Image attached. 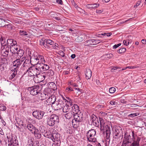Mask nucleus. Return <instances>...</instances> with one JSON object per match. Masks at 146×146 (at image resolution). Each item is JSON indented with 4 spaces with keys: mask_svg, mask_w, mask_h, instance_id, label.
I'll return each mask as SVG.
<instances>
[{
    "mask_svg": "<svg viewBox=\"0 0 146 146\" xmlns=\"http://www.w3.org/2000/svg\"><path fill=\"white\" fill-rule=\"evenodd\" d=\"M49 85H51L53 86V87H54V88L55 86H56V85L53 82L49 83Z\"/></svg>",
    "mask_w": 146,
    "mask_h": 146,
    "instance_id": "61",
    "label": "nucleus"
},
{
    "mask_svg": "<svg viewBox=\"0 0 146 146\" xmlns=\"http://www.w3.org/2000/svg\"><path fill=\"white\" fill-rule=\"evenodd\" d=\"M115 90L116 89L115 88L112 87L109 89V92L111 94H113L115 92Z\"/></svg>",
    "mask_w": 146,
    "mask_h": 146,
    "instance_id": "48",
    "label": "nucleus"
},
{
    "mask_svg": "<svg viewBox=\"0 0 146 146\" xmlns=\"http://www.w3.org/2000/svg\"><path fill=\"white\" fill-rule=\"evenodd\" d=\"M121 45V43H119L117 44H115L113 46V49H116L118 47Z\"/></svg>",
    "mask_w": 146,
    "mask_h": 146,
    "instance_id": "55",
    "label": "nucleus"
},
{
    "mask_svg": "<svg viewBox=\"0 0 146 146\" xmlns=\"http://www.w3.org/2000/svg\"><path fill=\"white\" fill-rule=\"evenodd\" d=\"M131 41L129 40H125L123 41V43L124 44L125 46H127L129 45V43H130Z\"/></svg>",
    "mask_w": 146,
    "mask_h": 146,
    "instance_id": "45",
    "label": "nucleus"
},
{
    "mask_svg": "<svg viewBox=\"0 0 146 146\" xmlns=\"http://www.w3.org/2000/svg\"><path fill=\"white\" fill-rule=\"evenodd\" d=\"M12 69L11 70V71H12L13 72L9 78H11V79L15 77L17 74V69H15V68H14H14Z\"/></svg>",
    "mask_w": 146,
    "mask_h": 146,
    "instance_id": "33",
    "label": "nucleus"
},
{
    "mask_svg": "<svg viewBox=\"0 0 146 146\" xmlns=\"http://www.w3.org/2000/svg\"><path fill=\"white\" fill-rule=\"evenodd\" d=\"M68 105H65L62 108V110L64 112L67 113L69 111L70 109Z\"/></svg>",
    "mask_w": 146,
    "mask_h": 146,
    "instance_id": "35",
    "label": "nucleus"
},
{
    "mask_svg": "<svg viewBox=\"0 0 146 146\" xmlns=\"http://www.w3.org/2000/svg\"><path fill=\"white\" fill-rule=\"evenodd\" d=\"M105 133L106 139L110 140L111 134V129L110 127L107 125L105 126Z\"/></svg>",
    "mask_w": 146,
    "mask_h": 146,
    "instance_id": "13",
    "label": "nucleus"
},
{
    "mask_svg": "<svg viewBox=\"0 0 146 146\" xmlns=\"http://www.w3.org/2000/svg\"><path fill=\"white\" fill-rule=\"evenodd\" d=\"M40 44L41 46H44L45 48V46L46 45V43L45 42V39H41L40 41Z\"/></svg>",
    "mask_w": 146,
    "mask_h": 146,
    "instance_id": "42",
    "label": "nucleus"
},
{
    "mask_svg": "<svg viewBox=\"0 0 146 146\" xmlns=\"http://www.w3.org/2000/svg\"><path fill=\"white\" fill-rule=\"evenodd\" d=\"M39 130L41 133H44L46 131V128L43 126H40L39 127Z\"/></svg>",
    "mask_w": 146,
    "mask_h": 146,
    "instance_id": "39",
    "label": "nucleus"
},
{
    "mask_svg": "<svg viewBox=\"0 0 146 146\" xmlns=\"http://www.w3.org/2000/svg\"><path fill=\"white\" fill-rule=\"evenodd\" d=\"M58 45L57 43H53V44L52 45V49H58Z\"/></svg>",
    "mask_w": 146,
    "mask_h": 146,
    "instance_id": "51",
    "label": "nucleus"
},
{
    "mask_svg": "<svg viewBox=\"0 0 146 146\" xmlns=\"http://www.w3.org/2000/svg\"><path fill=\"white\" fill-rule=\"evenodd\" d=\"M10 21L17 23H19L20 22V19H19L13 18L12 17H10L9 18Z\"/></svg>",
    "mask_w": 146,
    "mask_h": 146,
    "instance_id": "34",
    "label": "nucleus"
},
{
    "mask_svg": "<svg viewBox=\"0 0 146 146\" xmlns=\"http://www.w3.org/2000/svg\"><path fill=\"white\" fill-rule=\"evenodd\" d=\"M0 26L1 27H4L5 28H7L8 29H12L13 27L12 25L10 23L4 25H2V24H1V25H0Z\"/></svg>",
    "mask_w": 146,
    "mask_h": 146,
    "instance_id": "37",
    "label": "nucleus"
},
{
    "mask_svg": "<svg viewBox=\"0 0 146 146\" xmlns=\"http://www.w3.org/2000/svg\"><path fill=\"white\" fill-rule=\"evenodd\" d=\"M74 114L77 113L79 111V107L76 104H74L71 107L70 110Z\"/></svg>",
    "mask_w": 146,
    "mask_h": 146,
    "instance_id": "19",
    "label": "nucleus"
},
{
    "mask_svg": "<svg viewBox=\"0 0 146 146\" xmlns=\"http://www.w3.org/2000/svg\"><path fill=\"white\" fill-rule=\"evenodd\" d=\"M1 39L0 41H1V48H5V46H6L7 47H8V45H7V42H6V41L5 39L2 37H1Z\"/></svg>",
    "mask_w": 146,
    "mask_h": 146,
    "instance_id": "27",
    "label": "nucleus"
},
{
    "mask_svg": "<svg viewBox=\"0 0 146 146\" xmlns=\"http://www.w3.org/2000/svg\"><path fill=\"white\" fill-rule=\"evenodd\" d=\"M74 114L71 111L64 114V116L66 119H69L74 116Z\"/></svg>",
    "mask_w": 146,
    "mask_h": 146,
    "instance_id": "28",
    "label": "nucleus"
},
{
    "mask_svg": "<svg viewBox=\"0 0 146 146\" xmlns=\"http://www.w3.org/2000/svg\"><path fill=\"white\" fill-rule=\"evenodd\" d=\"M20 34L21 35H27L28 33L27 32L23 30H20Z\"/></svg>",
    "mask_w": 146,
    "mask_h": 146,
    "instance_id": "47",
    "label": "nucleus"
},
{
    "mask_svg": "<svg viewBox=\"0 0 146 146\" xmlns=\"http://www.w3.org/2000/svg\"><path fill=\"white\" fill-rule=\"evenodd\" d=\"M61 100L63 101V103L66 102L67 100L64 97H62V100Z\"/></svg>",
    "mask_w": 146,
    "mask_h": 146,
    "instance_id": "64",
    "label": "nucleus"
},
{
    "mask_svg": "<svg viewBox=\"0 0 146 146\" xmlns=\"http://www.w3.org/2000/svg\"><path fill=\"white\" fill-rule=\"evenodd\" d=\"M28 90L30 91V94L32 95H36L40 92L41 89L38 85L35 86L29 87Z\"/></svg>",
    "mask_w": 146,
    "mask_h": 146,
    "instance_id": "6",
    "label": "nucleus"
},
{
    "mask_svg": "<svg viewBox=\"0 0 146 146\" xmlns=\"http://www.w3.org/2000/svg\"><path fill=\"white\" fill-rule=\"evenodd\" d=\"M110 104L111 105H115L116 103L115 101L113 100H111L110 102Z\"/></svg>",
    "mask_w": 146,
    "mask_h": 146,
    "instance_id": "56",
    "label": "nucleus"
},
{
    "mask_svg": "<svg viewBox=\"0 0 146 146\" xmlns=\"http://www.w3.org/2000/svg\"><path fill=\"white\" fill-rule=\"evenodd\" d=\"M44 133H43V134L44 137L46 138L50 139V137H51L50 136L51 134H49V133L48 132H47L45 131V132H44Z\"/></svg>",
    "mask_w": 146,
    "mask_h": 146,
    "instance_id": "40",
    "label": "nucleus"
},
{
    "mask_svg": "<svg viewBox=\"0 0 146 146\" xmlns=\"http://www.w3.org/2000/svg\"><path fill=\"white\" fill-rule=\"evenodd\" d=\"M50 15L52 17V19H53L54 18V17L57 16V13L55 12H51L50 13Z\"/></svg>",
    "mask_w": 146,
    "mask_h": 146,
    "instance_id": "50",
    "label": "nucleus"
},
{
    "mask_svg": "<svg viewBox=\"0 0 146 146\" xmlns=\"http://www.w3.org/2000/svg\"><path fill=\"white\" fill-rule=\"evenodd\" d=\"M45 72H43L41 73H40L36 77L38 78V80L40 82L43 81L45 79L46 80L48 79L46 78V75Z\"/></svg>",
    "mask_w": 146,
    "mask_h": 146,
    "instance_id": "11",
    "label": "nucleus"
},
{
    "mask_svg": "<svg viewBox=\"0 0 146 146\" xmlns=\"http://www.w3.org/2000/svg\"><path fill=\"white\" fill-rule=\"evenodd\" d=\"M141 1H138L136 4L135 5H134V8H136L137 7H138L139 5H140V3H141Z\"/></svg>",
    "mask_w": 146,
    "mask_h": 146,
    "instance_id": "57",
    "label": "nucleus"
},
{
    "mask_svg": "<svg viewBox=\"0 0 146 146\" xmlns=\"http://www.w3.org/2000/svg\"><path fill=\"white\" fill-rule=\"evenodd\" d=\"M65 103V105H68V106L69 107L72 106V101H66Z\"/></svg>",
    "mask_w": 146,
    "mask_h": 146,
    "instance_id": "49",
    "label": "nucleus"
},
{
    "mask_svg": "<svg viewBox=\"0 0 146 146\" xmlns=\"http://www.w3.org/2000/svg\"><path fill=\"white\" fill-rule=\"evenodd\" d=\"M66 92H70L73 91L72 88L70 87H67L66 89Z\"/></svg>",
    "mask_w": 146,
    "mask_h": 146,
    "instance_id": "54",
    "label": "nucleus"
},
{
    "mask_svg": "<svg viewBox=\"0 0 146 146\" xmlns=\"http://www.w3.org/2000/svg\"><path fill=\"white\" fill-rule=\"evenodd\" d=\"M46 75V78L48 79H50V76H52L54 75V72L52 70H49L47 72H45Z\"/></svg>",
    "mask_w": 146,
    "mask_h": 146,
    "instance_id": "25",
    "label": "nucleus"
},
{
    "mask_svg": "<svg viewBox=\"0 0 146 146\" xmlns=\"http://www.w3.org/2000/svg\"><path fill=\"white\" fill-rule=\"evenodd\" d=\"M139 115V113H132L128 115V116L130 117H134L136 116Z\"/></svg>",
    "mask_w": 146,
    "mask_h": 146,
    "instance_id": "52",
    "label": "nucleus"
},
{
    "mask_svg": "<svg viewBox=\"0 0 146 146\" xmlns=\"http://www.w3.org/2000/svg\"><path fill=\"white\" fill-rule=\"evenodd\" d=\"M7 108L3 104H0V111H4L6 110Z\"/></svg>",
    "mask_w": 146,
    "mask_h": 146,
    "instance_id": "43",
    "label": "nucleus"
},
{
    "mask_svg": "<svg viewBox=\"0 0 146 146\" xmlns=\"http://www.w3.org/2000/svg\"><path fill=\"white\" fill-rule=\"evenodd\" d=\"M137 106H139L136 104H133L131 105V106L132 107H135Z\"/></svg>",
    "mask_w": 146,
    "mask_h": 146,
    "instance_id": "62",
    "label": "nucleus"
},
{
    "mask_svg": "<svg viewBox=\"0 0 146 146\" xmlns=\"http://www.w3.org/2000/svg\"><path fill=\"white\" fill-rule=\"evenodd\" d=\"M20 62H21V64H22V62H23L24 60H25V58L24 56H23L21 59H20Z\"/></svg>",
    "mask_w": 146,
    "mask_h": 146,
    "instance_id": "58",
    "label": "nucleus"
},
{
    "mask_svg": "<svg viewBox=\"0 0 146 146\" xmlns=\"http://www.w3.org/2000/svg\"><path fill=\"white\" fill-rule=\"evenodd\" d=\"M132 135L133 140V139H135L136 137L137 138V140L134 141L131 145V143L132 141V139L130 138V135L126 133L125 135L122 146H139V142L141 138L137 137V135L134 134L133 131H132ZM116 146H120L117 145Z\"/></svg>",
    "mask_w": 146,
    "mask_h": 146,
    "instance_id": "2",
    "label": "nucleus"
},
{
    "mask_svg": "<svg viewBox=\"0 0 146 146\" xmlns=\"http://www.w3.org/2000/svg\"><path fill=\"white\" fill-rule=\"evenodd\" d=\"M57 2L58 4L62 5V0H57Z\"/></svg>",
    "mask_w": 146,
    "mask_h": 146,
    "instance_id": "60",
    "label": "nucleus"
},
{
    "mask_svg": "<svg viewBox=\"0 0 146 146\" xmlns=\"http://www.w3.org/2000/svg\"><path fill=\"white\" fill-rule=\"evenodd\" d=\"M33 133L36 138L39 139L41 138V134L38 129L36 128L35 129V130L33 131Z\"/></svg>",
    "mask_w": 146,
    "mask_h": 146,
    "instance_id": "22",
    "label": "nucleus"
},
{
    "mask_svg": "<svg viewBox=\"0 0 146 146\" xmlns=\"http://www.w3.org/2000/svg\"><path fill=\"white\" fill-rule=\"evenodd\" d=\"M16 53L17 54V56L18 58H21L22 57L24 53L23 50L20 48H19L18 51H16Z\"/></svg>",
    "mask_w": 146,
    "mask_h": 146,
    "instance_id": "30",
    "label": "nucleus"
},
{
    "mask_svg": "<svg viewBox=\"0 0 146 146\" xmlns=\"http://www.w3.org/2000/svg\"><path fill=\"white\" fill-rule=\"evenodd\" d=\"M29 64V60L27 59H26L23 64V66L24 67H26L28 66V65Z\"/></svg>",
    "mask_w": 146,
    "mask_h": 146,
    "instance_id": "44",
    "label": "nucleus"
},
{
    "mask_svg": "<svg viewBox=\"0 0 146 146\" xmlns=\"http://www.w3.org/2000/svg\"><path fill=\"white\" fill-rule=\"evenodd\" d=\"M80 123L75 120L73 119L72 121V123L73 127L75 129H77L79 126Z\"/></svg>",
    "mask_w": 146,
    "mask_h": 146,
    "instance_id": "31",
    "label": "nucleus"
},
{
    "mask_svg": "<svg viewBox=\"0 0 146 146\" xmlns=\"http://www.w3.org/2000/svg\"><path fill=\"white\" fill-rule=\"evenodd\" d=\"M51 93L50 89L47 88L45 89L43 94H42L44 97L43 99L48 98L50 96H51Z\"/></svg>",
    "mask_w": 146,
    "mask_h": 146,
    "instance_id": "14",
    "label": "nucleus"
},
{
    "mask_svg": "<svg viewBox=\"0 0 146 146\" xmlns=\"http://www.w3.org/2000/svg\"><path fill=\"white\" fill-rule=\"evenodd\" d=\"M44 112L43 111L35 110L33 113V116L38 119H42L44 115Z\"/></svg>",
    "mask_w": 146,
    "mask_h": 146,
    "instance_id": "7",
    "label": "nucleus"
},
{
    "mask_svg": "<svg viewBox=\"0 0 146 146\" xmlns=\"http://www.w3.org/2000/svg\"><path fill=\"white\" fill-rule=\"evenodd\" d=\"M59 117L56 115L53 114L48 119L47 124L50 126H52L54 124L59 122Z\"/></svg>",
    "mask_w": 146,
    "mask_h": 146,
    "instance_id": "5",
    "label": "nucleus"
},
{
    "mask_svg": "<svg viewBox=\"0 0 146 146\" xmlns=\"http://www.w3.org/2000/svg\"><path fill=\"white\" fill-rule=\"evenodd\" d=\"M1 53L2 55L5 57H6L8 56L9 51V47H7L5 46V48H1Z\"/></svg>",
    "mask_w": 146,
    "mask_h": 146,
    "instance_id": "12",
    "label": "nucleus"
},
{
    "mask_svg": "<svg viewBox=\"0 0 146 146\" xmlns=\"http://www.w3.org/2000/svg\"><path fill=\"white\" fill-rule=\"evenodd\" d=\"M27 127L28 129L33 133V131L35 130V129H36L35 126L31 124H28Z\"/></svg>",
    "mask_w": 146,
    "mask_h": 146,
    "instance_id": "32",
    "label": "nucleus"
},
{
    "mask_svg": "<svg viewBox=\"0 0 146 146\" xmlns=\"http://www.w3.org/2000/svg\"><path fill=\"white\" fill-rule=\"evenodd\" d=\"M19 48H20L16 44H15L14 46L11 47L10 50L13 53L16 54V51H18Z\"/></svg>",
    "mask_w": 146,
    "mask_h": 146,
    "instance_id": "23",
    "label": "nucleus"
},
{
    "mask_svg": "<svg viewBox=\"0 0 146 146\" xmlns=\"http://www.w3.org/2000/svg\"><path fill=\"white\" fill-rule=\"evenodd\" d=\"M21 62H20V60L19 58L15 60L13 62V67L12 68H15V69H17L18 68H19L21 65Z\"/></svg>",
    "mask_w": 146,
    "mask_h": 146,
    "instance_id": "17",
    "label": "nucleus"
},
{
    "mask_svg": "<svg viewBox=\"0 0 146 146\" xmlns=\"http://www.w3.org/2000/svg\"><path fill=\"white\" fill-rule=\"evenodd\" d=\"M34 139L32 137H30L28 138V143L30 146H33L34 144L33 141Z\"/></svg>",
    "mask_w": 146,
    "mask_h": 146,
    "instance_id": "36",
    "label": "nucleus"
},
{
    "mask_svg": "<svg viewBox=\"0 0 146 146\" xmlns=\"http://www.w3.org/2000/svg\"><path fill=\"white\" fill-rule=\"evenodd\" d=\"M74 120L80 122L82 120V117L77 113L74 114Z\"/></svg>",
    "mask_w": 146,
    "mask_h": 146,
    "instance_id": "21",
    "label": "nucleus"
},
{
    "mask_svg": "<svg viewBox=\"0 0 146 146\" xmlns=\"http://www.w3.org/2000/svg\"><path fill=\"white\" fill-rule=\"evenodd\" d=\"M45 42L46 43L45 48L51 49L53 43H54V41L51 40L46 39H45Z\"/></svg>",
    "mask_w": 146,
    "mask_h": 146,
    "instance_id": "10",
    "label": "nucleus"
},
{
    "mask_svg": "<svg viewBox=\"0 0 146 146\" xmlns=\"http://www.w3.org/2000/svg\"><path fill=\"white\" fill-rule=\"evenodd\" d=\"M7 138L9 143L8 146H19L17 137L15 135L11 134L10 135L7 136Z\"/></svg>",
    "mask_w": 146,
    "mask_h": 146,
    "instance_id": "3",
    "label": "nucleus"
},
{
    "mask_svg": "<svg viewBox=\"0 0 146 146\" xmlns=\"http://www.w3.org/2000/svg\"><path fill=\"white\" fill-rule=\"evenodd\" d=\"M84 36V35H82L78 36L76 38L78 42H81L84 39L83 38V36Z\"/></svg>",
    "mask_w": 146,
    "mask_h": 146,
    "instance_id": "46",
    "label": "nucleus"
},
{
    "mask_svg": "<svg viewBox=\"0 0 146 146\" xmlns=\"http://www.w3.org/2000/svg\"><path fill=\"white\" fill-rule=\"evenodd\" d=\"M100 130L103 132H104V127L106 126L105 120H104L102 118H100Z\"/></svg>",
    "mask_w": 146,
    "mask_h": 146,
    "instance_id": "18",
    "label": "nucleus"
},
{
    "mask_svg": "<svg viewBox=\"0 0 146 146\" xmlns=\"http://www.w3.org/2000/svg\"><path fill=\"white\" fill-rule=\"evenodd\" d=\"M64 105V103L61 100H58L54 104L53 106L54 108V110H58L62 108Z\"/></svg>",
    "mask_w": 146,
    "mask_h": 146,
    "instance_id": "8",
    "label": "nucleus"
},
{
    "mask_svg": "<svg viewBox=\"0 0 146 146\" xmlns=\"http://www.w3.org/2000/svg\"><path fill=\"white\" fill-rule=\"evenodd\" d=\"M142 43L144 44H146V40L143 39L141 40Z\"/></svg>",
    "mask_w": 146,
    "mask_h": 146,
    "instance_id": "63",
    "label": "nucleus"
},
{
    "mask_svg": "<svg viewBox=\"0 0 146 146\" xmlns=\"http://www.w3.org/2000/svg\"><path fill=\"white\" fill-rule=\"evenodd\" d=\"M27 73H28V76L30 77L35 76L33 67H29L27 71Z\"/></svg>",
    "mask_w": 146,
    "mask_h": 146,
    "instance_id": "20",
    "label": "nucleus"
},
{
    "mask_svg": "<svg viewBox=\"0 0 146 146\" xmlns=\"http://www.w3.org/2000/svg\"><path fill=\"white\" fill-rule=\"evenodd\" d=\"M30 62L32 65H35L33 67L35 76L36 77L41 71L47 70L49 68V66L45 63L46 61L44 56L40 54L35 55V53L31 58Z\"/></svg>",
    "mask_w": 146,
    "mask_h": 146,
    "instance_id": "1",
    "label": "nucleus"
},
{
    "mask_svg": "<svg viewBox=\"0 0 146 146\" xmlns=\"http://www.w3.org/2000/svg\"><path fill=\"white\" fill-rule=\"evenodd\" d=\"M85 75L86 78L87 79H89L92 75V71L90 69L87 70Z\"/></svg>",
    "mask_w": 146,
    "mask_h": 146,
    "instance_id": "26",
    "label": "nucleus"
},
{
    "mask_svg": "<svg viewBox=\"0 0 146 146\" xmlns=\"http://www.w3.org/2000/svg\"><path fill=\"white\" fill-rule=\"evenodd\" d=\"M126 48H121L117 50V52L119 54H121L125 52L126 51Z\"/></svg>",
    "mask_w": 146,
    "mask_h": 146,
    "instance_id": "41",
    "label": "nucleus"
},
{
    "mask_svg": "<svg viewBox=\"0 0 146 146\" xmlns=\"http://www.w3.org/2000/svg\"><path fill=\"white\" fill-rule=\"evenodd\" d=\"M17 123L20 125L23 126L24 125V122L23 121L19 118L16 119Z\"/></svg>",
    "mask_w": 146,
    "mask_h": 146,
    "instance_id": "38",
    "label": "nucleus"
},
{
    "mask_svg": "<svg viewBox=\"0 0 146 146\" xmlns=\"http://www.w3.org/2000/svg\"><path fill=\"white\" fill-rule=\"evenodd\" d=\"M103 11L101 10H97L96 11V13H97L100 14L102 13Z\"/></svg>",
    "mask_w": 146,
    "mask_h": 146,
    "instance_id": "59",
    "label": "nucleus"
},
{
    "mask_svg": "<svg viewBox=\"0 0 146 146\" xmlns=\"http://www.w3.org/2000/svg\"><path fill=\"white\" fill-rule=\"evenodd\" d=\"M50 136V139L54 142H55L56 141H57L59 139V135L56 133H52L51 134Z\"/></svg>",
    "mask_w": 146,
    "mask_h": 146,
    "instance_id": "16",
    "label": "nucleus"
},
{
    "mask_svg": "<svg viewBox=\"0 0 146 146\" xmlns=\"http://www.w3.org/2000/svg\"><path fill=\"white\" fill-rule=\"evenodd\" d=\"M56 100L55 96L54 95H52L49 97L45 101V103L47 105L52 104L53 106L54 104L56 102Z\"/></svg>",
    "mask_w": 146,
    "mask_h": 146,
    "instance_id": "9",
    "label": "nucleus"
},
{
    "mask_svg": "<svg viewBox=\"0 0 146 146\" xmlns=\"http://www.w3.org/2000/svg\"><path fill=\"white\" fill-rule=\"evenodd\" d=\"M96 131L94 129L89 130L86 134L87 140L90 142L95 143L96 141V139L95 137Z\"/></svg>",
    "mask_w": 146,
    "mask_h": 146,
    "instance_id": "4",
    "label": "nucleus"
},
{
    "mask_svg": "<svg viewBox=\"0 0 146 146\" xmlns=\"http://www.w3.org/2000/svg\"><path fill=\"white\" fill-rule=\"evenodd\" d=\"M17 42L16 41L13 39H9L7 40V45L8 46L11 48V47L14 46L15 44H16Z\"/></svg>",
    "mask_w": 146,
    "mask_h": 146,
    "instance_id": "15",
    "label": "nucleus"
},
{
    "mask_svg": "<svg viewBox=\"0 0 146 146\" xmlns=\"http://www.w3.org/2000/svg\"><path fill=\"white\" fill-rule=\"evenodd\" d=\"M100 40L98 39H92L90 40L88 42L92 45L97 44L100 42Z\"/></svg>",
    "mask_w": 146,
    "mask_h": 146,
    "instance_id": "29",
    "label": "nucleus"
},
{
    "mask_svg": "<svg viewBox=\"0 0 146 146\" xmlns=\"http://www.w3.org/2000/svg\"><path fill=\"white\" fill-rule=\"evenodd\" d=\"M61 19V18L60 17H58V15L54 17V18L53 19V20H56L58 21H60Z\"/></svg>",
    "mask_w": 146,
    "mask_h": 146,
    "instance_id": "53",
    "label": "nucleus"
},
{
    "mask_svg": "<svg viewBox=\"0 0 146 146\" xmlns=\"http://www.w3.org/2000/svg\"><path fill=\"white\" fill-rule=\"evenodd\" d=\"M100 5L99 4L94 3L93 4H88L86 6V7L90 9H94L98 8Z\"/></svg>",
    "mask_w": 146,
    "mask_h": 146,
    "instance_id": "24",
    "label": "nucleus"
}]
</instances>
